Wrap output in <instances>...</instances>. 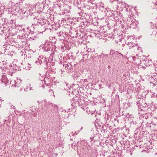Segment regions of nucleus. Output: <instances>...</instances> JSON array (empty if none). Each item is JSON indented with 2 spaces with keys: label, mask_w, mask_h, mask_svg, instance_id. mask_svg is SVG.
<instances>
[{
  "label": "nucleus",
  "mask_w": 157,
  "mask_h": 157,
  "mask_svg": "<svg viewBox=\"0 0 157 157\" xmlns=\"http://www.w3.org/2000/svg\"><path fill=\"white\" fill-rule=\"evenodd\" d=\"M151 62L143 60L141 61L140 63L139 64V66L140 67L145 68L147 67L151 66H152V64H151Z\"/></svg>",
  "instance_id": "1"
},
{
  "label": "nucleus",
  "mask_w": 157,
  "mask_h": 157,
  "mask_svg": "<svg viewBox=\"0 0 157 157\" xmlns=\"http://www.w3.org/2000/svg\"><path fill=\"white\" fill-rule=\"evenodd\" d=\"M128 45L130 49L131 48L132 50H138L139 47L137 45L134 44L130 42L128 43Z\"/></svg>",
  "instance_id": "2"
},
{
  "label": "nucleus",
  "mask_w": 157,
  "mask_h": 157,
  "mask_svg": "<svg viewBox=\"0 0 157 157\" xmlns=\"http://www.w3.org/2000/svg\"><path fill=\"white\" fill-rule=\"evenodd\" d=\"M14 86L16 87H20L21 84V81L19 79H17L15 81Z\"/></svg>",
  "instance_id": "3"
},
{
  "label": "nucleus",
  "mask_w": 157,
  "mask_h": 157,
  "mask_svg": "<svg viewBox=\"0 0 157 157\" xmlns=\"http://www.w3.org/2000/svg\"><path fill=\"white\" fill-rule=\"evenodd\" d=\"M44 82L45 84L48 86L50 85L51 82V80L47 77L44 78Z\"/></svg>",
  "instance_id": "4"
},
{
  "label": "nucleus",
  "mask_w": 157,
  "mask_h": 157,
  "mask_svg": "<svg viewBox=\"0 0 157 157\" xmlns=\"http://www.w3.org/2000/svg\"><path fill=\"white\" fill-rule=\"evenodd\" d=\"M89 56V54H86L83 55V60H85V61L87 60L88 59V56Z\"/></svg>",
  "instance_id": "5"
},
{
  "label": "nucleus",
  "mask_w": 157,
  "mask_h": 157,
  "mask_svg": "<svg viewBox=\"0 0 157 157\" xmlns=\"http://www.w3.org/2000/svg\"><path fill=\"white\" fill-rule=\"evenodd\" d=\"M57 34L58 36L60 37L63 35V33L61 32H60L57 33Z\"/></svg>",
  "instance_id": "6"
},
{
  "label": "nucleus",
  "mask_w": 157,
  "mask_h": 157,
  "mask_svg": "<svg viewBox=\"0 0 157 157\" xmlns=\"http://www.w3.org/2000/svg\"><path fill=\"white\" fill-rule=\"evenodd\" d=\"M63 65L65 67L66 69H68L69 65L68 64H63Z\"/></svg>",
  "instance_id": "7"
},
{
  "label": "nucleus",
  "mask_w": 157,
  "mask_h": 157,
  "mask_svg": "<svg viewBox=\"0 0 157 157\" xmlns=\"http://www.w3.org/2000/svg\"><path fill=\"white\" fill-rule=\"evenodd\" d=\"M33 116H34V117H36L37 115V113H33Z\"/></svg>",
  "instance_id": "8"
},
{
  "label": "nucleus",
  "mask_w": 157,
  "mask_h": 157,
  "mask_svg": "<svg viewBox=\"0 0 157 157\" xmlns=\"http://www.w3.org/2000/svg\"><path fill=\"white\" fill-rule=\"evenodd\" d=\"M82 127L81 128L80 130H82Z\"/></svg>",
  "instance_id": "9"
}]
</instances>
